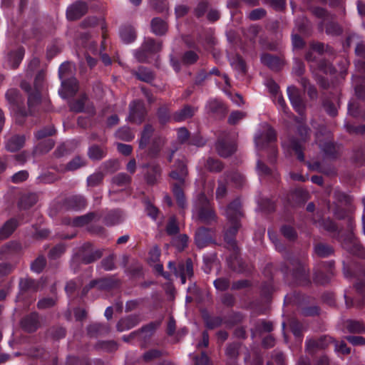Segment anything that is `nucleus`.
<instances>
[{
    "label": "nucleus",
    "instance_id": "f257e3e1",
    "mask_svg": "<svg viewBox=\"0 0 365 365\" xmlns=\"http://www.w3.org/2000/svg\"><path fill=\"white\" fill-rule=\"evenodd\" d=\"M274 245L276 250L283 253V258L289 262L292 267L291 271L284 262L280 264L279 270L282 273L284 279L288 280L290 274L294 284L301 286L309 285L311 284L309 270L306 267L305 263L294 256L292 253L286 252L284 245L279 240Z\"/></svg>",
    "mask_w": 365,
    "mask_h": 365
},
{
    "label": "nucleus",
    "instance_id": "f03ea898",
    "mask_svg": "<svg viewBox=\"0 0 365 365\" xmlns=\"http://www.w3.org/2000/svg\"><path fill=\"white\" fill-rule=\"evenodd\" d=\"M220 210L223 209L221 205ZM223 215L226 217L231 226L224 232V241L227 248L232 251H237L238 246L236 235L241 227V219L243 217L242 202L239 197L234 199L224 208Z\"/></svg>",
    "mask_w": 365,
    "mask_h": 365
},
{
    "label": "nucleus",
    "instance_id": "7ed1b4c3",
    "mask_svg": "<svg viewBox=\"0 0 365 365\" xmlns=\"http://www.w3.org/2000/svg\"><path fill=\"white\" fill-rule=\"evenodd\" d=\"M318 226L329 232L332 237L336 239L342 247L349 253L355 255L363 254V247L351 231L341 233L336 225L329 218L320 220L318 222Z\"/></svg>",
    "mask_w": 365,
    "mask_h": 365
},
{
    "label": "nucleus",
    "instance_id": "20e7f679",
    "mask_svg": "<svg viewBox=\"0 0 365 365\" xmlns=\"http://www.w3.org/2000/svg\"><path fill=\"white\" fill-rule=\"evenodd\" d=\"M277 140L276 132L272 127L267 123L261 125L254 138L257 155H260L259 151L268 149V161L271 164L275 163L277 157V149L273 143Z\"/></svg>",
    "mask_w": 365,
    "mask_h": 365
},
{
    "label": "nucleus",
    "instance_id": "39448f33",
    "mask_svg": "<svg viewBox=\"0 0 365 365\" xmlns=\"http://www.w3.org/2000/svg\"><path fill=\"white\" fill-rule=\"evenodd\" d=\"M187 175L188 170L186 160L185 158L176 160L173 165V170L169 173V176L172 179L179 182V184H173L172 187V192L175 197L178 207L182 209H184L186 207L187 202L181 185H184Z\"/></svg>",
    "mask_w": 365,
    "mask_h": 365
},
{
    "label": "nucleus",
    "instance_id": "423d86ee",
    "mask_svg": "<svg viewBox=\"0 0 365 365\" xmlns=\"http://www.w3.org/2000/svg\"><path fill=\"white\" fill-rule=\"evenodd\" d=\"M103 254V249H93L90 242H85L76 250L73 255L70 266L76 273L81 264H88L99 259Z\"/></svg>",
    "mask_w": 365,
    "mask_h": 365
},
{
    "label": "nucleus",
    "instance_id": "0eeeda50",
    "mask_svg": "<svg viewBox=\"0 0 365 365\" xmlns=\"http://www.w3.org/2000/svg\"><path fill=\"white\" fill-rule=\"evenodd\" d=\"M192 215L201 222L211 225L217 220L214 207L204 193H200L194 201Z\"/></svg>",
    "mask_w": 365,
    "mask_h": 365
},
{
    "label": "nucleus",
    "instance_id": "6e6552de",
    "mask_svg": "<svg viewBox=\"0 0 365 365\" xmlns=\"http://www.w3.org/2000/svg\"><path fill=\"white\" fill-rule=\"evenodd\" d=\"M330 135L331 133L325 126H319L316 133L315 143L318 144L324 158L334 160L336 158L338 151L335 143L329 140Z\"/></svg>",
    "mask_w": 365,
    "mask_h": 365
},
{
    "label": "nucleus",
    "instance_id": "1a4fd4ad",
    "mask_svg": "<svg viewBox=\"0 0 365 365\" xmlns=\"http://www.w3.org/2000/svg\"><path fill=\"white\" fill-rule=\"evenodd\" d=\"M310 131L311 130L307 125L303 124L299 125L297 126V132L301 139L299 140L296 138H292L290 140L291 148L294 151L297 159L300 162H303L304 160L303 143L308 140Z\"/></svg>",
    "mask_w": 365,
    "mask_h": 365
},
{
    "label": "nucleus",
    "instance_id": "9d476101",
    "mask_svg": "<svg viewBox=\"0 0 365 365\" xmlns=\"http://www.w3.org/2000/svg\"><path fill=\"white\" fill-rule=\"evenodd\" d=\"M334 342V339L326 334L322 335L318 338L307 337L305 350L309 354L313 356L319 351L325 349Z\"/></svg>",
    "mask_w": 365,
    "mask_h": 365
},
{
    "label": "nucleus",
    "instance_id": "9b49d317",
    "mask_svg": "<svg viewBox=\"0 0 365 365\" xmlns=\"http://www.w3.org/2000/svg\"><path fill=\"white\" fill-rule=\"evenodd\" d=\"M5 98L9 106V108L16 110L18 116L23 118L28 116L27 110L21 107V104L23 103L24 98L21 96L18 89H9L5 94Z\"/></svg>",
    "mask_w": 365,
    "mask_h": 365
},
{
    "label": "nucleus",
    "instance_id": "f8f14e48",
    "mask_svg": "<svg viewBox=\"0 0 365 365\" xmlns=\"http://www.w3.org/2000/svg\"><path fill=\"white\" fill-rule=\"evenodd\" d=\"M339 200L346 206V209L344 210L339 207H336V209L334 210V215L338 219H349V227L350 230H352L353 228V222L352 218L349 216L350 212L354 211V206H353V197L350 196L348 194H346L344 192L339 193Z\"/></svg>",
    "mask_w": 365,
    "mask_h": 365
},
{
    "label": "nucleus",
    "instance_id": "ddd939ff",
    "mask_svg": "<svg viewBox=\"0 0 365 365\" xmlns=\"http://www.w3.org/2000/svg\"><path fill=\"white\" fill-rule=\"evenodd\" d=\"M334 261L324 262L322 264V269L314 272L313 280L317 284L326 285L334 276Z\"/></svg>",
    "mask_w": 365,
    "mask_h": 365
},
{
    "label": "nucleus",
    "instance_id": "4468645a",
    "mask_svg": "<svg viewBox=\"0 0 365 365\" xmlns=\"http://www.w3.org/2000/svg\"><path fill=\"white\" fill-rule=\"evenodd\" d=\"M236 143L229 135L220 137L215 143V149L219 155L227 158L236 150Z\"/></svg>",
    "mask_w": 365,
    "mask_h": 365
},
{
    "label": "nucleus",
    "instance_id": "2eb2a0df",
    "mask_svg": "<svg viewBox=\"0 0 365 365\" xmlns=\"http://www.w3.org/2000/svg\"><path fill=\"white\" fill-rule=\"evenodd\" d=\"M214 230L205 227H200L197 228L195 233V243L198 249H203L207 247L210 244H215V240L213 238Z\"/></svg>",
    "mask_w": 365,
    "mask_h": 365
},
{
    "label": "nucleus",
    "instance_id": "dca6fc26",
    "mask_svg": "<svg viewBox=\"0 0 365 365\" xmlns=\"http://www.w3.org/2000/svg\"><path fill=\"white\" fill-rule=\"evenodd\" d=\"M129 110V120L137 124H140L147 114L145 104L140 100H134L130 102Z\"/></svg>",
    "mask_w": 365,
    "mask_h": 365
},
{
    "label": "nucleus",
    "instance_id": "f3484780",
    "mask_svg": "<svg viewBox=\"0 0 365 365\" xmlns=\"http://www.w3.org/2000/svg\"><path fill=\"white\" fill-rule=\"evenodd\" d=\"M227 264L230 269L237 273H247L251 271L249 266L240 257L239 250L232 251V253L227 258Z\"/></svg>",
    "mask_w": 365,
    "mask_h": 365
},
{
    "label": "nucleus",
    "instance_id": "a211bd4d",
    "mask_svg": "<svg viewBox=\"0 0 365 365\" xmlns=\"http://www.w3.org/2000/svg\"><path fill=\"white\" fill-rule=\"evenodd\" d=\"M88 98L86 95L69 103L70 110L76 113H86L91 115L96 113V109L92 103H86Z\"/></svg>",
    "mask_w": 365,
    "mask_h": 365
},
{
    "label": "nucleus",
    "instance_id": "6ab92c4d",
    "mask_svg": "<svg viewBox=\"0 0 365 365\" xmlns=\"http://www.w3.org/2000/svg\"><path fill=\"white\" fill-rule=\"evenodd\" d=\"M60 80L61 88L58 90V93L62 98L73 96L77 93L78 81L75 77L69 76Z\"/></svg>",
    "mask_w": 365,
    "mask_h": 365
},
{
    "label": "nucleus",
    "instance_id": "aec40b11",
    "mask_svg": "<svg viewBox=\"0 0 365 365\" xmlns=\"http://www.w3.org/2000/svg\"><path fill=\"white\" fill-rule=\"evenodd\" d=\"M287 93L293 108L299 114H302L304 110V105L299 90L294 86H289Z\"/></svg>",
    "mask_w": 365,
    "mask_h": 365
},
{
    "label": "nucleus",
    "instance_id": "412c9836",
    "mask_svg": "<svg viewBox=\"0 0 365 365\" xmlns=\"http://www.w3.org/2000/svg\"><path fill=\"white\" fill-rule=\"evenodd\" d=\"M125 219V212L120 209L108 210L103 217V222L107 227H113L121 224Z\"/></svg>",
    "mask_w": 365,
    "mask_h": 365
},
{
    "label": "nucleus",
    "instance_id": "4be33fe9",
    "mask_svg": "<svg viewBox=\"0 0 365 365\" xmlns=\"http://www.w3.org/2000/svg\"><path fill=\"white\" fill-rule=\"evenodd\" d=\"M88 4L83 1H77L70 5L66 9V17L73 21L81 18L88 11Z\"/></svg>",
    "mask_w": 365,
    "mask_h": 365
},
{
    "label": "nucleus",
    "instance_id": "5701e85b",
    "mask_svg": "<svg viewBox=\"0 0 365 365\" xmlns=\"http://www.w3.org/2000/svg\"><path fill=\"white\" fill-rule=\"evenodd\" d=\"M38 282L30 277L21 278L19 284V294L17 299L21 300L25 293L32 294L36 292L38 289Z\"/></svg>",
    "mask_w": 365,
    "mask_h": 365
},
{
    "label": "nucleus",
    "instance_id": "b1692460",
    "mask_svg": "<svg viewBox=\"0 0 365 365\" xmlns=\"http://www.w3.org/2000/svg\"><path fill=\"white\" fill-rule=\"evenodd\" d=\"M141 321L139 314H133L122 317L116 324V329L118 331L123 332L136 327Z\"/></svg>",
    "mask_w": 365,
    "mask_h": 365
},
{
    "label": "nucleus",
    "instance_id": "393cba45",
    "mask_svg": "<svg viewBox=\"0 0 365 365\" xmlns=\"http://www.w3.org/2000/svg\"><path fill=\"white\" fill-rule=\"evenodd\" d=\"M64 206L67 210L81 211L86 207V200L83 195H74L66 197Z\"/></svg>",
    "mask_w": 365,
    "mask_h": 365
},
{
    "label": "nucleus",
    "instance_id": "a878e982",
    "mask_svg": "<svg viewBox=\"0 0 365 365\" xmlns=\"http://www.w3.org/2000/svg\"><path fill=\"white\" fill-rule=\"evenodd\" d=\"M40 322L38 314L36 312H32L25 316L21 320V328L29 333L34 332L39 327Z\"/></svg>",
    "mask_w": 365,
    "mask_h": 365
},
{
    "label": "nucleus",
    "instance_id": "bb28decb",
    "mask_svg": "<svg viewBox=\"0 0 365 365\" xmlns=\"http://www.w3.org/2000/svg\"><path fill=\"white\" fill-rule=\"evenodd\" d=\"M197 110V107L185 105L181 109L173 113L172 118L175 122H182L191 118Z\"/></svg>",
    "mask_w": 365,
    "mask_h": 365
},
{
    "label": "nucleus",
    "instance_id": "cd10ccee",
    "mask_svg": "<svg viewBox=\"0 0 365 365\" xmlns=\"http://www.w3.org/2000/svg\"><path fill=\"white\" fill-rule=\"evenodd\" d=\"M143 168H148V170L145 175V180L149 185L155 184L161 176L162 169L160 165L157 163L145 164Z\"/></svg>",
    "mask_w": 365,
    "mask_h": 365
},
{
    "label": "nucleus",
    "instance_id": "c85d7f7f",
    "mask_svg": "<svg viewBox=\"0 0 365 365\" xmlns=\"http://www.w3.org/2000/svg\"><path fill=\"white\" fill-rule=\"evenodd\" d=\"M260 60L262 64L274 71L281 70L284 64L280 58L269 53H263Z\"/></svg>",
    "mask_w": 365,
    "mask_h": 365
},
{
    "label": "nucleus",
    "instance_id": "c756f323",
    "mask_svg": "<svg viewBox=\"0 0 365 365\" xmlns=\"http://www.w3.org/2000/svg\"><path fill=\"white\" fill-rule=\"evenodd\" d=\"M86 331L90 337H98L107 334L110 331V326L108 323L94 322L87 327Z\"/></svg>",
    "mask_w": 365,
    "mask_h": 365
},
{
    "label": "nucleus",
    "instance_id": "7c9ffc66",
    "mask_svg": "<svg viewBox=\"0 0 365 365\" xmlns=\"http://www.w3.org/2000/svg\"><path fill=\"white\" fill-rule=\"evenodd\" d=\"M21 250L22 246L20 242L17 241H11L0 247V259L17 254L20 252Z\"/></svg>",
    "mask_w": 365,
    "mask_h": 365
},
{
    "label": "nucleus",
    "instance_id": "2f4dec72",
    "mask_svg": "<svg viewBox=\"0 0 365 365\" xmlns=\"http://www.w3.org/2000/svg\"><path fill=\"white\" fill-rule=\"evenodd\" d=\"M25 143V136L16 135L9 138L5 143L6 150L14 153L19 150Z\"/></svg>",
    "mask_w": 365,
    "mask_h": 365
},
{
    "label": "nucleus",
    "instance_id": "473e14b6",
    "mask_svg": "<svg viewBox=\"0 0 365 365\" xmlns=\"http://www.w3.org/2000/svg\"><path fill=\"white\" fill-rule=\"evenodd\" d=\"M143 48L151 56L153 59L155 58L157 54L160 51L162 48V43L159 41H155L153 38H145L142 43Z\"/></svg>",
    "mask_w": 365,
    "mask_h": 365
},
{
    "label": "nucleus",
    "instance_id": "72a5a7b5",
    "mask_svg": "<svg viewBox=\"0 0 365 365\" xmlns=\"http://www.w3.org/2000/svg\"><path fill=\"white\" fill-rule=\"evenodd\" d=\"M25 54V50L23 47H19L16 50L10 51L7 55L9 65L15 68L19 67L21 63Z\"/></svg>",
    "mask_w": 365,
    "mask_h": 365
},
{
    "label": "nucleus",
    "instance_id": "f704fd0d",
    "mask_svg": "<svg viewBox=\"0 0 365 365\" xmlns=\"http://www.w3.org/2000/svg\"><path fill=\"white\" fill-rule=\"evenodd\" d=\"M41 101V95L40 89L35 88L34 91L28 93V115L34 114L36 111V108L40 104Z\"/></svg>",
    "mask_w": 365,
    "mask_h": 365
},
{
    "label": "nucleus",
    "instance_id": "c9c22d12",
    "mask_svg": "<svg viewBox=\"0 0 365 365\" xmlns=\"http://www.w3.org/2000/svg\"><path fill=\"white\" fill-rule=\"evenodd\" d=\"M132 73L140 81L150 83L155 79L154 73L148 68L139 66Z\"/></svg>",
    "mask_w": 365,
    "mask_h": 365
},
{
    "label": "nucleus",
    "instance_id": "e433bc0d",
    "mask_svg": "<svg viewBox=\"0 0 365 365\" xmlns=\"http://www.w3.org/2000/svg\"><path fill=\"white\" fill-rule=\"evenodd\" d=\"M19 226L18 220L15 218L8 220L0 228V240L8 238Z\"/></svg>",
    "mask_w": 365,
    "mask_h": 365
},
{
    "label": "nucleus",
    "instance_id": "4c0bfd02",
    "mask_svg": "<svg viewBox=\"0 0 365 365\" xmlns=\"http://www.w3.org/2000/svg\"><path fill=\"white\" fill-rule=\"evenodd\" d=\"M38 201V195L29 192L21 196L18 202V207L20 210H28Z\"/></svg>",
    "mask_w": 365,
    "mask_h": 365
},
{
    "label": "nucleus",
    "instance_id": "58836bf2",
    "mask_svg": "<svg viewBox=\"0 0 365 365\" xmlns=\"http://www.w3.org/2000/svg\"><path fill=\"white\" fill-rule=\"evenodd\" d=\"M257 173L259 175V179L262 178L273 177L274 180L278 181L279 175L277 173H273L272 170L265 165L259 158L257 160Z\"/></svg>",
    "mask_w": 365,
    "mask_h": 365
},
{
    "label": "nucleus",
    "instance_id": "ea45409f",
    "mask_svg": "<svg viewBox=\"0 0 365 365\" xmlns=\"http://www.w3.org/2000/svg\"><path fill=\"white\" fill-rule=\"evenodd\" d=\"M202 319L205 327L209 329L218 328L224 324V318L219 316H212L207 312L202 314Z\"/></svg>",
    "mask_w": 365,
    "mask_h": 365
},
{
    "label": "nucleus",
    "instance_id": "a19ab883",
    "mask_svg": "<svg viewBox=\"0 0 365 365\" xmlns=\"http://www.w3.org/2000/svg\"><path fill=\"white\" fill-rule=\"evenodd\" d=\"M155 129L150 124H146L140 133L139 139V148L143 149L149 144L153 135Z\"/></svg>",
    "mask_w": 365,
    "mask_h": 365
},
{
    "label": "nucleus",
    "instance_id": "79ce46f5",
    "mask_svg": "<svg viewBox=\"0 0 365 365\" xmlns=\"http://www.w3.org/2000/svg\"><path fill=\"white\" fill-rule=\"evenodd\" d=\"M152 32L156 36L165 34L168 30L167 23L159 17L153 18L150 23Z\"/></svg>",
    "mask_w": 365,
    "mask_h": 365
},
{
    "label": "nucleus",
    "instance_id": "37998d69",
    "mask_svg": "<svg viewBox=\"0 0 365 365\" xmlns=\"http://www.w3.org/2000/svg\"><path fill=\"white\" fill-rule=\"evenodd\" d=\"M120 37L126 44L133 42L136 38L135 29L130 25H125L120 29Z\"/></svg>",
    "mask_w": 365,
    "mask_h": 365
},
{
    "label": "nucleus",
    "instance_id": "c03bdc74",
    "mask_svg": "<svg viewBox=\"0 0 365 365\" xmlns=\"http://www.w3.org/2000/svg\"><path fill=\"white\" fill-rule=\"evenodd\" d=\"M299 83L302 86L304 91H307L309 98L311 100H316L318 98V92L316 87L311 84L309 79L306 77H301L297 79Z\"/></svg>",
    "mask_w": 365,
    "mask_h": 365
},
{
    "label": "nucleus",
    "instance_id": "a18cd8bd",
    "mask_svg": "<svg viewBox=\"0 0 365 365\" xmlns=\"http://www.w3.org/2000/svg\"><path fill=\"white\" fill-rule=\"evenodd\" d=\"M256 202L257 204L256 211L272 212L275 210L274 202L269 198H264L259 196L256 197Z\"/></svg>",
    "mask_w": 365,
    "mask_h": 365
},
{
    "label": "nucleus",
    "instance_id": "49530a36",
    "mask_svg": "<svg viewBox=\"0 0 365 365\" xmlns=\"http://www.w3.org/2000/svg\"><path fill=\"white\" fill-rule=\"evenodd\" d=\"M145 212L153 221L156 222L160 213V210L148 198L143 200Z\"/></svg>",
    "mask_w": 365,
    "mask_h": 365
},
{
    "label": "nucleus",
    "instance_id": "de8ad7c7",
    "mask_svg": "<svg viewBox=\"0 0 365 365\" xmlns=\"http://www.w3.org/2000/svg\"><path fill=\"white\" fill-rule=\"evenodd\" d=\"M232 68L237 73L238 76H243L247 71L246 63L243 58L237 55L230 59Z\"/></svg>",
    "mask_w": 365,
    "mask_h": 365
},
{
    "label": "nucleus",
    "instance_id": "09e8293b",
    "mask_svg": "<svg viewBox=\"0 0 365 365\" xmlns=\"http://www.w3.org/2000/svg\"><path fill=\"white\" fill-rule=\"evenodd\" d=\"M314 252L319 257H328L334 253V249L327 244L320 242L314 246Z\"/></svg>",
    "mask_w": 365,
    "mask_h": 365
},
{
    "label": "nucleus",
    "instance_id": "8fccbe9b",
    "mask_svg": "<svg viewBox=\"0 0 365 365\" xmlns=\"http://www.w3.org/2000/svg\"><path fill=\"white\" fill-rule=\"evenodd\" d=\"M344 327L349 333H362L365 328L364 324L356 320L346 319L344 322Z\"/></svg>",
    "mask_w": 365,
    "mask_h": 365
},
{
    "label": "nucleus",
    "instance_id": "3c124183",
    "mask_svg": "<svg viewBox=\"0 0 365 365\" xmlns=\"http://www.w3.org/2000/svg\"><path fill=\"white\" fill-rule=\"evenodd\" d=\"M325 32L328 36H338L342 34L343 29L341 26L332 19L329 20L324 26Z\"/></svg>",
    "mask_w": 365,
    "mask_h": 365
},
{
    "label": "nucleus",
    "instance_id": "603ef678",
    "mask_svg": "<svg viewBox=\"0 0 365 365\" xmlns=\"http://www.w3.org/2000/svg\"><path fill=\"white\" fill-rule=\"evenodd\" d=\"M314 14L322 20L319 23L318 26L320 30L324 29V24L330 19H333L332 15H331L326 9L322 7H316L313 10Z\"/></svg>",
    "mask_w": 365,
    "mask_h": 365
},
{
    "label": "nucleus",
    "instance_id": "864d4df0",
    "mask_svg": "<svg viewBox=\"0 0 365 365\" xmlns=\"http://www.w3.org/2000/svg\"><path fill=\"white\" fill-rule=\"evenodd\" d=\"M88 156L92 160H100L106 156V150L99 145H92L88 149Z\"/></svg>",
    "mask_w": 365,
    "mask_h": 365
},
{
    "label": "nucleus",
    "instance_id": "5fc2aeb1",
    "mask_svg": "<svg viewBox=\"0 0 365 365\" xmlns=\"http://www.w3.org/2000/svg\"><path fill=\"white\" fill-rule=\"evenodd\" d=\"M160 325V322H151L146 325L143 326L137 331V335L139 334H144L145 338H150L157 328Z\"/></svg>",
    "mask_w": 365,
    "mask_h": 365
},
{
    "label": "nucleus",
    "instance_id": "6e6d98bb",
    "mask_svg": "<svg viewBox=\"0 0 365 365\" xmlns=\"http://www.w3.org/2000/svg\"><path fill=\"white\" fill-rule=\"evenodd\" d=\"M46 265V257L41 255L38 256L34 261L31 262V270L36 274H40L43 272Z\"/></svg>",
    "mask_w": 365,
    "mask_h": 365
},
{
    "label": "nucleus",
    "instance_id": "4d7b16f0",
    "mask_svg": "<svg viewBox=\"0 0 365 365\" xmlns=\"http://www.w3.org/2000/svg\"><path fill=\"white\" fill-rule=\"evenodd\" d=\"M54 141L51 139H46L40 142L34 148L36 154H44L49 152L54 146Z\"/></svg>",
    "mask_w": 365,
    "mask_h": 365
},
{
    "label": "nucleus",
    "instance_id": "13d9d810",
    "mask_svg": "<svg viewBox=\"0 0 365 365\" xmlns=\"http://www.w3.org/2000/svg\"><path fill=\"white\" fill-rule=\"evenodd\" d=\"M94 212H88L86 215L76 217L72 220V225L73 227H83L91 222L95 217Z\"/></svg>",
    "mask_w": 365,
    "mask_h": 365
},
{
    "label": "nucleus",
    "instance_id": "bf43d9fd",
    "mask_svg": "<svg viewBox=\"0 0 365 365\" xmlns=\"http://www.w3.org/2000/svg\"><path fill=\"white\" fill-rule=\"evenodd\" d=\"M290 329L295 338L302 339L306 327L298 320L293 319L290 322Z\"/></svg>",
    "mask_w": 365,
    "mask_h": 365
},
{
    "label": "nucleus",
    "instance_id": "052dcab7",
    "mask_svg": "<svg viewBox=\"0 0 365 365\" xmlns=\"http://www.w3.org/2000/svg\"><path fill=\"white\" fill-rule=\"evenodd\" d=\"M118 344L113 341H99L96 344V349L106 352H113L118 349Z\"/></svg>",
    "mask_w": 365,
    "mask_h": 365
},
{
    "label": "nucleus",
    "instance_id": "680f3d73",
    "mask_svg": "<svg viewBox=\"0 0 365 365\" xmlns=\"http://www.w3.org/2000/svg\"><path fill=\"white\" fill-rule=\"evenodd\" d=\"M224 175L226 180H230L236 187H241L245 182L244 176L237 171L225 173Z\"/></svg>",
    "mask_w": 365,
    "mask_h": 365
},
{
    "label": "nucleus",
    "instance_id": "e2e57ef3",
    "mask_svg": "<svg viewBox=\"0 0 365 365\" xmlns=\"http://www.w3.org/2000/svg\"><path fill=\"white\" fill-rule=\"evenodd\" d=\"M242 314L240 312H232L224 318V324L227 327L231 328L242 320Z\"/></svg>",
    "mask_w": 365,
    "mask_h": 365
},
{
    "label": "nucleus",
    "instance_id": "0e129e2a",
    "mask_svg": "<svg viewBox=\"0 0 365 365\" xmlns=\"http://www.w3.org/2000/svg\"><path fill=\"white\" fill-rule=\"evenodd\" d=\"M199 59L197 53L195 51L189 50L183 53L181 57V62L184 65H192L195 63Z\"/></svg>",
    "mask_w": 365,
    "mask_h": 365
},
{
    "label": "nucleus",
    "instance_id": "69168bd1",
    "mask_svg": "<svg viewBox=\"0 0 365 365\" xmlns=\"http://www.w3.org/2000/svg\"><path fill=\"white\" fill-rule=\"evenodd\" d=\"M205 168L210 172L220 173L223 169V164L220 160L210 157L207 160Z\"/></svg>",
    "mask_w": 365,
    "mask_h": 365
},
{
    "label": "nucleus",
    "instance_id": "338daca9",
    "mask_svg": "<svg viewBox=\"0 0 365 365\" xmlns=\"http://www.w3.org/2000/svg\"><path fill=\"white\" fill-rule=\"evenodd\" d=\"M133 56L140 63H150L153 60V58L143 48L142 44L139 48L133 51Z\"/></svg>",
    "mask_w": 365,
    "mask_h": 365
},
{
    "label": "nucleus",
    "instance_id": "774afa93",
    "mask_svg": "<svg viewBox=\"0 0 365 365\" xmlns=\"http://www.w3.org/2000/svg\"><path fill=\"white\" fill-rule=\"evenodd\" d=\"M58 180L56 175L51 172L41 173L36 178L37 184H52Z\"/></svg>",
    "mask_w": 365,
    "mask_h": 365
}]
</instances>
